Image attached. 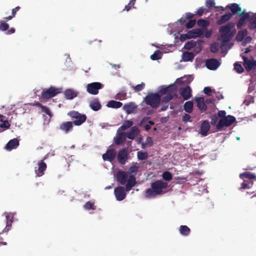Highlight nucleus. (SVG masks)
Returning <instances> with one entry per match:
<instances>
[{
  "label": "nucleus",
  "instance_id": "obj_1",
  "mask_svg": "<svg viewBox=\"0 0 256 256\" xmlns=\"http://www.w3.org/2000/svg\"><path fill=\"white\" fill-rule=\"evenodd\" d=\"M150 186V188L147 189L144 194L145 197L148 198L164 194V190L168 187V184L162 180H158L152 182Z\"/></svg>",
  "mask_w": 256,
  "mask_h": 256
},
{
  "label": "nucleus",
  "instance_id": "obj_2",
  "mask_svg": "<svg viewBox=\"0 0 256 256\" xmlns=\"http://www.w3.org/2000/svg\"><path fill=\"white\" fill-rule=\"evenodd\" d=\"M234 27V23L228 22L220 28L219 32L220 34L218 40L222 42V46H224L232 39V34H230V32Z\"/></svg>",
  "mask_w": 256,
  "mask_h": 256
},
{
  "label": "nucleus",
  "instance_id": "obj_3",
  "mask_svg": "<svg viewBox=\"0 0 256 256\" xmlns=\"http://www.w3.org/2000/svg\"><path fill=\"white\" fill-rule=\"evenodd\" d=\"M144 101L147 105L156 108L161 102L160 96L157 93H150L145 97Z\"/></svg>",
  "mask_w": 256,
  "mask_h": 256
},
{
  "label": "nucleus",
  "instance_id": "obj_4",
  "mask_svg": "<svg viewBox=\"0 0 256 256\" xmlns=\"http://www.w3.org/2000/svg\"><path fill=\"white\" fill-rule=\"evenodd\" d=\"M68 115L74 120L72 122L74 124L77 126L82 124L87 119V116L86 114H81L75 110L70 111L68 112Z\"/></svg>",
  "mask_w": 256,
  "mask_h": 256
},
{
  "label": "nucleus",
  "instance_id": "obj_5",
  "mask_svg": "<svg viewBox=\"0 0 256 256\" xmlns=\"http://www.w3.org/2000/svg\"><path fill=\"white\" fill-rule=\"evenodd\" d=\"M236 118L231 115H228L226 117L220 119L216 124V128L220 130L224 127H228L231 126L235 121Z\"/></svg>",
  "mask_w": 256,
  "mask_h": 256
},
{
  "label": "nucleus",
  "instance_id": "obj_6",
  "mask_svg": "<svg viewBox=\"0 0 256 256\" xmlns=\"http://www.w3.org/2000/svg\"><path fill=\"white\" fill-rule=\"evenodd\" d=\"M60 92V88L51 86L42 92V98L44 100H48L55 96Z\"/></svg>",
  "mask_w": 256,
  "mask_h": 256
},
{
  "label": "nucleus",
  "instance_id": "obj_7",
  "mask_svg": "<svg viewBox=\"0 0 256 256\" xmlns=\"http://www.w3.org/2000/svg\"><path fill=\"white\" fill-rule=\"evenodd\" d=\"M103 85L99 82H94L86 86V91L92 95L98 94L99 90L102 88Z\"/></svg>",
  "mask_w": 256,
  "mask_h": 256
},
{
  "label": "nucleus",
  "instance_id": "obj_8",
  "mask_svg": "<svg viewBox=\"0 0 256 256\" xmlns=\"http://www.w3.org/2000/svg\"><path fill=\"white\" fill-rule=\"evenodd\" d=\"M46 159V157L38 162V166L34 168V172L36 176H42L44 174V172L46 169L47 165L44 160Z\"/></svg>",
  "mask_w": 256,
  "mask_h": 256
},
{
  "label": "nucleus",
  "instance_id": "obj_9",
  "mask_svg": "<svg viewBox=\"0 0 256 256\" xmlns=\"http://www.w3.org/2000/svg\"><path fill=\"white\" fill-rule=\"evenodd\" d=\"M128 150L126 148H123L118 151L117 154V159L119 163L124 164L128 159Z\"/></svg>",
  "mask_w": 256,
  "mask_h": 256
},
{
  "label": "nucleus",
  "instance_id": "obj_10",
  "mask_svg": "<svg viewBox=\"0 0 256 256\" xmlns=\"http://www.w3.org/2000/svg\"><path fill=\"white\" fill-rule=\"evenodd\" d=\"M242 58L244 60V65L247 71L250 72L254 67L256 66V60H254L252 57L248 58L246 56H243Z\"/></svg>",
  "mask_w": 256,
  "mask_h": 256
},
{
  "label": "nucleus",
  "instance_id": "obj_11",
  "mask_svg": "<svg viewBox=\"0 0 256 256\" xmlns=\"http://www.w3.org/2000/svg\"><path fill=\"white\" fill-rule=\"evenodd\" d=\"M114 194L116 200L121 201L124 200L126 196V190L124 187L120 186L114 190Z\"/></svg>",
  "mask_w": 256,
  "mask_h": 256
},
{
  "label": "nucleus",
  "instance_id": "obj_12",
  "mask_svg": "<svg viewBox=\"0 0 256 256\" xmlns=\"http://www.w3.org/2000/svg\"><path fill=\"white\" fill-rule=\"evenodd\" d=\"M116 155V152L114 149H108L105 154L102 156V159L106 161L112 162L114 160Z\"/></svg>",
  "mask_w": 256,
  "mask_h": 256
},
{
  "label": "nucleus",
  "instance_id": "obj_13",
  "mask_svg": "<svg viewBox=\"0 0 256 256\" xmlns=\"http://www.w3.org/2000/svg\"><path fill=\"white\" fill-rule=\"evenodd\" d=\"M220 65V62L216 58H210L206 62V68L210 70H216Z\"/></svg>",
  "mask_w": 256,
  "mask_h": 256
},
{
  "label": "nucleus",
  "instance_id": "obj_14",
  "mask_svg": "<svg viewBox=\"0 0 256 256\" xmlns=\"http://www.w3.org/2000/svg\"><path fill=\"white\" fill-rule=\"evenodd\" d=\"M73 125L74 124L72 122H63L60 125L59 129L65 134H68L72 130Z\"/></svg>",
  "mask_w": 256,
  "mask_h": 256
},
{
  "label": "nucleus",
  "instance_id": "obj_15",
  "mask_svg": "<svg viewBox=\"0 0 256 256\" xmlns=\"http://www.w3.org/2000/svg\"><path fill=\"white\" fill-rule=\"evenodd\" d=\"M240 15L241 17L236 24L238 29L242 28L246 24V21H248V19L250 18V14L248 12H241Z\"/></svg>",
  "mask_w": 256,
  "mask_h": 256
},
{
  "label": "nucleus",
  "instance_id": "obj_16",
  "mask_svg": "<svg viewBox=\"0 0 256 256\" xmlns=\"http://www.w3.org/2000/svg\"><path fill=\"white\" fill-rule=\"evenodd\" d=\"M128 178V174L124 171L120 170L116 174V180L122 185H124L126 184Z\"/></svg>",
  "mask_w": 256,
  "mask_h": 256
},
{
  "label": "nucleus",
  "instance_id": "obj_17",
  "mask_svg": "<svg viewBox=\"0 0 256 256\" xmlns=\"http://www.w3.org/2000/svg\"><path fill=\"white\" fill-rule=\"evenodd\" d=\"M192 92L189 86H187L186 88H180V94L184 100H186L190 98L192 96Z\"/></svg>",
  "mask_w": 256,
  "mask_h": 256
},
{
  "label": "nucleus",
  "instance_id": "obj_18",
  "mask_svg": "<svg viewBox=\"0 0 256 256\" xmlns=\"http://www.w3.org/2000/svg\"><path fill=\"white\" fill-rule=\"evenodd\" d=\"M136 184V178L134 174H131L127 179L126 190L130 191Z\"/></svg>",
  "mask_w": 256,
  "mask_h": 256
},
{
  "label": "nucleus",
  "instance_id": "obj_19",
  "mask_svg": "<svg viewBox=\"0 0 256 256\" xmlns=\"http://www.w3.org/2000/svg\"><path fill=\"white\" fill-rule=\"evenodd\" d=\"M89 106L94 111H98L102 108L101 104L98 98H94L92 99L89 104Z\"/></svg>",
  "mask_w": 256,
  "mask_h": 256
},
{
  "label": "nucleus",
  "instance_id": "obj_20",
  "mask_svg": "<svg viewBox=\"0 0 256 256\" xmlns=\"http://www.w3.org/2000/svg\"><path fill=\"white\" fill-rule=\"evenodd\" d=\"M19 145V140L15 138L10 140L6 144L5 148L8 150L16 148Z\"/></svg>",
  "mask_w": 256,
  "mask_h": 256
},
{
  "label": "nucleus",
  "instance_id": "obj_21",
  "mask_svg": "<svg viewBox=\"0 0 256 256\" xmlns=\"http://www.w3.org/2000/svg\"><path fill=\"white\" fill-rule=\"evenodd\" d=\"M202 34V32L200 29H194L188 32L184 36H188L187 38H194L200 36Z\"/></svg>",
  "mask_w": 256,
  "mask_h": 256
},
{
  "label": "nucleus",
  "instance_id": "obj_22",
  "mask_svg": "<svg viewBox=\"0 0 256 256\" xmlns=\"http://www.w3.org/2000/svg\"><path fill=\"white\" fill-rule=\"evenodd\" d=\"M126 132H120L116 137L114 138V143L116 145L122 144L126 141Z\"/></svg>",
  "mask_w": 256,
  "mask_h": 256
},
{
  "label": "nucleus",
  "instance_id": "obj_23",
  "mask_svg": "<svg viewBox=\"0 0 256 256\" xmlns=\"http://www.w3.org/2000/svg\"><path fill=\"white\" fill-rule=\"evenodd\" d=\"M210 129V125L208 120H204L200 128V132L202 135L206 136L207 135L208 132Z\"/></svg>",
  "mask_w": 256,
  "mask_h": 256
},
{
  "label": "nucleus",
  "instance_id": "obj_24",
  "mask_svg": "<svg viewBox=\"0 0 256 256\" xmlns=\"http://www.w3.org/2000/svg\"><path fill=\"white\" fill-rule=\"evenodd\" d=\"M138 133V128L136 126H132L126 134V137L130 140H134Z\"/></svg>",
  "mask_w": 256,
  "mask_h": 256
},
{
  "label": "nucleus",
  "instance_id": "obj_25",
  "mask_svg": "<svg viewBox=\"0 0 256 256\" xmlns=\"http://www.w3.org/2000/svg\"><path fill=\"white\" fill-rule=\"evenodd\" d=\"M197 106L201 111H205L207 109V106L204 102V99L202 97L196 98Z\"/></svg>",
  "mask_w": 256,
  "mask_h": 256
},
{
  "label": "nucleus",
  "instance_id": "obj_26",
  "mask_svg": "<svg viewBox=\"0 0 256 256\" xmlns=\"http://www.w3.org/2000/svg\"><path fill=\"white\" fill-rule=\"evenodd\" d=\"M65 98L68 100H72L78 96V92L72 89L66 90L64 92Z\"/></svg>",
  "mask_w": 256,
  "mask_h": 256
},
{
  "label": "nucleus",
  "instance_id": "obj_27",
  "mask_svg": "<svg viewBox=\"0 0 256 256\" xmlns=\"http://www.w3.org/2000/svg\"><path fill=\"white\" fill-rule=\"evenodd\" d=\"M195 54L192 52H185L182 54V60L184 62H192Z\"/></svg>",
  "mask_w": 256,
  "mask_h": 256
},
{
  "label": "nucleus",
  "instance_id": "obj_28",
  "mask_svg": "<svg viewBox=\"0 0 256 256\" xmlns=\"http://www.w3.org/2000/svg\"><path fill=\"white\" fill-rule=\"evenodd\" d=\"M250 22L248 27L251 30L256 29V14H254L252 16L250 15V18L248 19Z\"/></svg>",
  "mask_w": 256,
  "mask_h": 256
},
{
  "label": "nucleus",
  "instance_id": "obj_29",
  "mask_svg": "<svg viewBox=\"0 0 256 256\" xmlns=\"http://www.w3.org/2000/svg\"><path fill=\"white\" fill-rule=\"evenodd\" d=\"M133 124V122L130 120H127L124 122L123 124L118 128V131H124L130 128Z\"/></svg>",
  "mask_w": 256,
  "mask_h": 256
},
{
  "label": "nucleus",
  "instance_id": "obj_30",
  "mask_svg": "<svg viewBox=\"0 0 256 256\" xmlns=\"http://www.w3.org/2000/svg\"><path fill=\"white\" fill-rule=\"evenodd\" d=\"M194 104L192 101L186 102L184 105V109L188 113H192L193 110Z\"/></svg>",
  "mask_w": 256,
  "mask_h": 256
},
{
  "label": "nucleus",
  "instance_id": "obj_31",
  "mask_svg": "<svg viewBox=\"0 0 256 256\" xmlns=\"http://www.w3.org/2000/svg\"><path fill=\"white\" fill-rule=\"evenodd\" d=\"M233 14H235L237 12L240 14L241 12V8L239 7L238 5L236 3H234L228 6Z\"/></svg>",
  "mask_w": 256,
  "mask_h": 256
},
{
  "label": "nucleus",
  "instance_id": "obj_32",
  "mask_svg": "<svg viewBox=\"0 0 256 256\" xmlns=\"http://www.w3.org/2000/svg\"><path fill=\"white\" fill-rule=\"evenodd\" d=\"M122 106V104L120 102H117L114 100L108 102L106 106L108 108H118Z\"/></svg>",
  "mask_w": 256,
  "mask_h": 256
},
{
  "label": "nucleus",
  "instance_id": "obj_33",
  "mask_svg": "<svg viewBox=\"0 0 256 256\" xmlns=\"http://www.w3.org/2000/svg\"><path fill=\"white\" fill-rule=\"evenodd\" d=\"M179 232L182 235L188 236L190 232V230L186 226H180L179 228Z\"/></svg>",
  "mask_w": 256,
  "mask_h": 256
},
{
  "label": "nucleus",
  "instance_id": "obj_34",
  "mask_svg": "<svg viewBox=\"0 0 256 256\" xmlns=\"http://www.w3.org/2000/svg\"><path fill=\"white\" fill-rule=\"evenodd\" d=\"M247 34L248 31L246 29L239 31L236 36V40L238 42H242Z\"/></svg>",
  "mask_w": 256,
  "mask_h": 256
},
{
  "label": "nucleus",
  "instance_id": "obj_35",
  "mask_svg": "<svg viewBox=\"0 0 256 256\" xmlns=\"http://www.w3.org/2000/svg\"><path fill=\"white\" fill-rule=\"evenodd\" d=\"M232 14L228 12L225 14L222 15L220 20H218V22L219 24H222L227 21H228L232 17Z\"/></svg>",
  "mask_w": 256,
  "mask_h": 256
},
{
  "label": "nucleus",
  "instance_id": "obj_36",
  "mask_svg": "<svg viewBox=\"0 0 256 256\" xmlns=\"http://www.w3.org/2000/svg\"><path fill=\"white\" fill-rule=\"evenodd\" d=\"M198 42L197 41H194V40H191L190 41H188L186 42L184 46V48L187 50H190L192 48H194L196 47L197 46Z\"/></svg>",
  "mask_w": 256,
  "mask_h": 256
},
{
  "label": "nucleus",
  "instance_id": "obj_37",
  "mask_svg": "<svg viewBox=\"0 0 256 256\" xmlns=\"http://www.w3.org/2000/svg\"><path fill=\"white\" fill-rule=\"evenodd\" d=\"M240 177L242 178H248L250 180L256 179V176L254 174L250 172H245L240 174Z\"/></svg>",
  "mask_w": 256,
  "mask_h": 256
},
{
  "label": "nucleus",
  "instance_id": "obj_38",
  "mask_svg": "<svg viewBox=\"0 0 256 256\" xmlns=\"http://www.w3.org/2000/svg\"><path fill=\"white\" fill-rule=\"evenodd\" d=\"M162 57V53L159 50H157L154 52V53L150 56V58L153 60H158Z\"/></svg>",
  "mask_w": 256,
  "mask_h": 256
},
{
  "label": "nucleus",
  "instance_id": "obj_39",
  "mask_svg": "<svg viewBox=\"0 0 256 256\" xmlns=\"http://www.w3.org/2000/svg\"><path fill=\"white\" fill-rule=\"evenodd\" d=\"M136 107L134 106L132 103H130L128 104H125L124 106V108L128 114L132 113Z\"/></svg>",
  "mask_w": 256,
  "mask_h": 256
},
{
  "label": "nucleus",
  "instance_id": "obj_40",
  "mask_svg": "<svg viewBox=\"0 0 256 256\" xmlns=\"http://www.w3.org/2000/svg\"><path fill=\"white\" fill-rule=\"evenodd\" d=\"M0 122L2 123L0 124V128L4 130L8 129L10 127V124L8 122V120H4V118H2L0 120Z\"/></svg>",
  "mask_w": 256,
  "mask_h": 256
},
{
  "label": "nucleus",
  "instance_id": "obj_41",
  "mask_svg": "<svg viewBox=\"0 0 256 256\" xmlns=\"http://www.w3.org/2000/svg\"><path fill=\"white\" fill-rule=\"evenodd\" d=\"M197 24L200 27L206 28L209 25V22L205 20L200 19L197 22Z\"/></svg>",
  "mask_w": 256,
  "mask_h": 256
},
{
  "label": "nucleus",
  "instance_id": "obj_42",
  "mask_svg": "<svg viewBox=\"0 0 256 256\" xmlns=\"http://www.w3.org/2000/svg\"><path fill=\"white\" fill-rule=\"evenodd\" d=\"M137 156L139 160H145L148 158V154L146 152L139 151L137 153Z\"/></svg>",
  "mask_w": 256,
  "mask_h": 256
},
{
  "label": "nucleus",
  "instance_id": "obj_43",
  "mask_svg": "<svg viewBox=\"0 0 256 256\" xmlns=\"http://www.w3.org/2000/svg\"><path fill=\"white\" fill-rule=\"evenodd\" d=\"M172 87L173 86H169L167 87L162 88L160 90V92L162 94H172Z\"/></svg>",
  "mask_w": 256,
  "mask_h": 256
},
{
  "label": "nucleus",
  "instance_id": "obj_44",
  "mask_svg": "<svg viewBox=\"0 0 256 256\" xmlns=\"http://www.w3.org/2000/svg\"><path fill=\"white\" fill-rule=\"evenodd\" d=\"M84 208L87 210H94L96 209V206H94V202L90 201L87 202L84 204Z\"/></svg>",
  "mask_w": 256,
  "mask_h": 256
},
{
  "label": "nucleus",
  "instance_id": "obj_45",
  "mask_svg": "<svg viewBox=\"0 0 256 256\" xmlns=\"http://www.w3.org/2000/svg\"><path fill=\"white\" fill-rule=\"evenodd\" d=\"M219 50V44L218 42L212 43L210 46V50L212 53H216Z\"/></svg>",
  "mask_w": 256,
  "mask_h": 256
},
{
  "label": "nucleus",
  "instance_id": "obj_46",
  "mask_svg": "<svg viewBox=\"0 0 256 256\" xmlns=\"http://www.w3.org/2000/svg\"><path fill=\"white\" fill-rule=\"evenodd\" d=\"M162 178L167 181H170L172 180V174L169 172H164L162 175Z\"/></svg>",
  "mask_w": 256,
  "mask_h": 256
},
{
  "label": "nucleus",
  "instance_id": "obj_47",
  "mask_svg": "<svg viewBox=\"0 0 256 256\" xmlns=\"http://www.w3.org/2000/svg\"><path fill=\"white\" fill-rule=\"evenodd\" d=\"M9 28V25L8 24L6 23L4 20H1L0 22V30L1 31H6L8 30Z\"/></svg>",
  "mask_w": 256,
  "mask_h": 256
},
{
  "label": "nucleus",
  "instance_id": "obj_48",
  "mask_svg": "<svg viewBox=\"0 0 256 256\" xmlns=\"http://www.w3.org/2000/svg\"><path fill=\"white\" fill-rule=\"evenodd\" d=\"M198 42V46L195 47L196 48L194 50V52H195V54L199 53L202 50V41L198 40H197Z\"/></svg>",
  "mask_w": 256,
  "mask_h": 256
},
{
  "label": "nucleus",
  "instance_id": "obj_49",
  "mask_svg": "<svg viewBox=\"0 0 256 256\" xmlns=\"http://www.w3.org/2000/svg\"><path fill=\"white\" fill-rule=\"evenodd\" d=\"M234 69L239 74L242 73L244 71V69L242 65L237 62L234 64Z\"/></svg>",
  "mask_w": 256,
  "mask_h": 256
},
{
  "label": "nucleus",
  "instance_id": "obj_50",
  "mask_svg": "<svg viewBox=\"0 0 256 256\" xmlns=\"http://www.w3.org/2000/svg\"><path fill=\"white\" fill-rule=\"evenodd\" d=\"M206 6L208 8H216V6H215L214 0H206Z\"/></svg>",
  "mask_w": 256,
  "mask_h": 256
},
{
  "label": "nucleus",
  "instance_id": "obj_51",
  "mask_svg": "<svg viewBox=\"0 0 256 256\" xmlns=\"http://www.w3.org/2000/svg\"><path fill=\"white\" fill-rule=\"evenodd\" d=\"M172 94H166V96L162 98V102H166L168 104V102L172 100Z\"/></svg>",
  "mask_w": 256,
  "mask_h": 256
},
{
  "label": "nucleus",
  "instance_id": "obj_52",
  "mask_svg": "<svg viewBox=\"0 0 256 256\" xmlns=\"http://www.w3.org/2000/svg\"><path fill=\"white\" fill-rule=\"evenodd\" d=\"M145 84L144 82H142L140 84H137L135 86H133L134 89L136 92L142 91L144 88Z\"/></svg>",
  "mask_w": 256,
  "mask_h": 256
},
{
  "label": "nucleus",
  "instance_id": "obj_53",
  "mask_svg": "<svg viewBox=\"0 0 256 256\" xmlns=\"http://www.w3.org/2000/svg\"><path fill=\"white\" fill-rule=\"evenodd\" d=\"M136 0H132L128 4L126 5L125 6L124 10H126V11L130 10L132 8H135L134 6V3L136 2Z\"/></svg>",
  "mask_w": 256,
  "mask_h": 256
},
{
  "label": "nucleus",
  "instance_id": "obj_54",
  "mask_svg": "<svg viewBox=\"0 0 256 256\" xmlns=\"http://www.w3.org/2000/svg\"><path fill=\"white\" fill-rule=\"evenodd\" d=\"M138 167L136 166H131L128 170V172L131 174H136L138 171Z\"/></svg>",
  "mask_w": 256,
  "mask_h": 256
},
{
  "label": "nucleus",
  "instance_id": "obj_55",
  "mask_svg": "<svg viewBox=\"0 0 256 256\" xmlns=\"http://www.w3.org/2000/svg\"><path fill=\"white\" fill-rule=\"evenodd\" d=\"M196 21L194 20H190L186 24L187 28H192L196 24Z\"/></svg>",
  "mask_w": 256,
  "mask_h": 256
},
{
  "label": "nucleus",
  "instance_id": "obj_56",
  "mask_svg": "<svg viewBox=\"0 0 256 256\" xmlns=\"http://www.w3.org/2000/svg\"><path fill=\"white\" fill-rule=\"evenodd\" d=\"M218 116L216 114L212 115L211 117L210 124L212 126H215L218 120Z\"/></svg>",
  "mask_w": 256,
  "mask_h": 256
},
{
  "label": "nucleus",
  "instance_id": "obj_57",
  "mask_svg": "<svg viewBox=\"0 0 256 256\" xmlns=\"http://www.w3.org/2000/svg\"><path fill=\"white\" fill-rule=\"evenodd\" d=\"M182 120L184 122H192L191 116L187 114H185L182 116Z\"/></svg>",
  "mask_w": 256,
  "mask_h": 256
},
{
  "label": "nucleus",
  "instance_id": "obj_58",
  "mask_svg": "<svg viewBox=\"0 0 256 256\" xmlns=\"http://www.w3.org/2000/svg\"><path fill=\"white\" fill-rule=\"evenodd\" d=\"M42 109L43 111L48 115L51 116L52 113L49 108L45 106H42Z\"/></svg>",
  "mask_w": 256,
  "mask_h": 256
},
{
  "label": "nucleus",
  "instance_id": "obj_59",
  "mask_svg": "<svg viewBox=\"0 0 256 256\" xmlns=\"http://www.w3.org/2000/svg\"><path fill=\"white\" fill-rule=\"evenodd\" d=\"M203 92L206 94L211 96L212 90L210 87H205Z\"/></svg>",
  "mask_w": 256,
  "mask_h": 256
},
{
  "label": "nucleus",
  "instance_id": "obj_60",
  "mask_svg": "<svg viewBox=\"0 0 256 256\" xmlns=\"http://www.w3.org/2000/svg\"><path fill=\"white\" fill-rule=\"evenodd\" d=\"M250 188V182H246V180L242 183L241 184V188L243 189L249 188Z\"/></svg>",
  "mask_w": 256,
  "mask_h": 256
},
{
  "label": "nucleus",
  "instance_id": "obj_61",
  "mask_svg": "<svg viewBox=\"0 0 256 256\" xmlns=\"http://www.w3.org/2000/svg\"><path fill=\"white\" fill-rule=\"evenodd\" d=\"M226 111L222 110L218 111V116L222 118L226 117Z\"/></svg>",
  "mask_w": 256,
  "mask_h": 256
},
{
  "label": "nucleus",
  "instance_id": "obj_62",
  "mask_svg": "<svg viewBox=\"0 0 256 256\" xmlns=\"http://www.w3.org/2000/svg\"><path fill=\"white\" fill-rule=\"evenodd\" d=\"M168 106V104L166 103V102H162V106L160 108L161 111H164L166 110Z\"/></svg>",
  "mask_w": 256,
  "mask_h": 256
},
{
  "label": "nucleus",
  "instance_id": "obj_63",
  "mask_svg": "<svg viewBox=\"0 0 256 256\" xmlns=\"http://www.w3.org/2000/svg\"><path fill=\"white\" fill-rule=\"evenodd\" d=\"M20 8L19 6H18L14 8H13L12 10V16L14 17L16 14V12L20 10Z\"/></svg>",
  "mask_w": 256,
  "mask_h": 256
},
{
  "label": "nucleus",
  "instance_id": "obj_64",
  "mask_svg": "<svg viewBox=\"0 0 256 256\" xmlns=\"http://www.w3.org/2000/svg\"><path fill=\"white\" fill-rule=\"evenodd\" d=\"M205 10V9L204 8H203L201 7V8H200L198 10H197V14L199 16H201L202 15L203 13L204 12V11Z\"/></svg>",
  "mask_w": 256,
  "mask_h": 256
}]
</instances>
